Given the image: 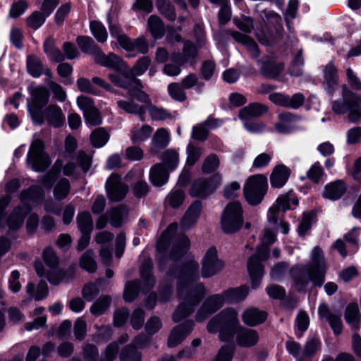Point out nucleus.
I'll return each mask as SVG.
<instances>
[{"label":"nucleus","mask_w":361,"mask_h":361,"mask_svg":"<svg viewBox=\"0 0 361 361\" xmlns=\"http://www.w3.org/2000/svg\"><path fill=\"white\" fill-rule=\"evenodd\" d=\"M238 313L233 309H226L212 317L208 322L207 330L209 333L219 332V339L222 341H230L236 332V343L243 348L255 345L259 336L256 330L240 327Z\"/></svg>","instance_id":"f257e3e1"},{"label":"nucleus","mask_w":361,"mask_h":361,"mask_svg":"<svg viewBox=\"0 0 361 361\" xmlns=\"http://www.w3.org/2000/svg\"><path fill=\"white\" fill-rule=\"evenodd\" d=\"M198 270L199 264L194 260H190L188 264L181 269V279L184 281V284L180 283L178 286L180 303L173 313V319L175 322H178L190 315L205 295L206 290L203 283H195L198 278Z\"/></svg>","instance_id":"f03ea898"},{"label":"nucleus","mask_w":361,"mask_h":361,"mask_svg":"<svg viewBox=\"0 0 361 361\" xmlns=\"http://www.w3.org/2000/svg\"><path fill=\"white\" fill-rule=\"evenodd\" d=\"M326 265L323 252L319 247L312 250L310 266L296 264L290 274L299 290H303L312 281L314 286H321L324 282Z\"/></svg>","instance_id":"7ed1b4c3"},{"label":"nucleus","mask_w":361,"mask_h":361,"mask_svg":"<svg viewBox=\"0 0 361 361\" xmlns=\"http://www.w3.org/2000/svg\"><path fill=\"white\" fill-rule=\"evenodd\" d=\"M177 229V224H170L157 241V250L159 253L158 259L161 269L164 268L168 251L169 252V257L172 260H176L183 256L190 248V240L185 235L172 241V238Z\"/></svg>","instance_id":"20e7f679"},{"label":"nucleus","mask_w":361,"mask_h":361,"mask_svg":"<svg viewBox=\"0 0 361 361\" xmlns=\"http://www.w3.org/2000/svg\"><path fill=\"white\" fill-rule=\"evenodd\" d=\"M275 240V234L269 229H265L262 238V246L258 248L257 253L251 256L247 262V269L253 288H257L260 284L264 274L261 262L268 258L269 248L267 246L273 243Z\"/></svg>","instance_id":"39448f33"},{"label":"nucleus","mask_w":361,"mask_h":361,"mask_svg":"<svg viewBox=\"0 0 361 361\" xmlns=\"http://www.w3.org/2000/svg\"><path fill=\"white\" fill-rule=\"evenodd\" d=\"M341 100L332 102V111L336 114L348 113V119L357 122L361 117V97L350 90L348 87L343 85Z\"/></svg>","instance_id":"423d86ee"},{"label":"nucleus","mask_w":361,"mask_h":361,"mask_svg":"<svg viewBox=\"0 0 361 361\" xmlns=\"http://www.w3.org/2000/svg\"><path fill=\"white\" fill-rule=\"evenodd\" d=\"M43 189L38 185L31 186L29 189L24 190L20 194L22 206L17 207L13 212L8 219V226L11 229H18L23 223L24 218L30 210L31 207L27 202H35L37 199L44 196Z\"/></svg>","instance_id":"0eeeda50"},{"label":"nucleus","mask_w":361,"mask_h":361,"mask_svg":"<svg viewBox=\"0 0 361 361\" xmlns=\"http://www.w3.org/2000/svg\"><path fill=\"white\" fill-rule=\"evenodd\" d=\"M28 90L31 94V100L27 102L28 111L33 121L42 124L44 122L42 109L48 103L49 91L43 86H30Z\"/></svg>","instance_id":"6e6552de"},{"label":"nucleus","mask_w":361,"mask_h":361,"mask_svg":"<svg viewBox=\"0 0 361 361\" xmlns=\"http://www.w3.org/2000/svg\"><path fill=\"white\" fill-rule=\"evenodd\" d=\"M224 233H233L240 230L243 224V209L238 202H231L225 207L221 219Z\"/></svg>","instance_id":"1a4fd4ad"},{"label":"nucleus","mask_w":361,"mask_h":361,"mask_svg":"<svg viewBox=\"0 0 361 361\" xmlns=\"http://www.w3.org/2000/svg\"><path fill=\"white\" fill-rule=\"evenodd\" d=\"M267 178L260 174L250 176L244 186V195L247 202L251 205L260 203L266 194Z\"/></svg>","instance_id":"9d476101"},{"label":"nucleus","mask_w":361,"mask_h":361,"mask_svg":"<svg viewBox=\"0 0 361 361\" xmlns=\"http://www.w3.org/2000/svg\"><path fill=\"white\" fill-rule=\"evenodd\" d=\"M49 156L44 152V144L39 140H35L30 145L27 155V164L34 171L42 172L51 164Z\"/></svg>","instance_id":"9b49d317"},{"label":"nucleus","mask_w":361,"mask_h":361,"mask_svg":"<svg viewBox=\"0 0 361 361\" xmlns=\"http://www.w3.org/2000/svg\"><path fill=\"white\" fill-rule=\"evenodd\" d=\"M221 176L216 173L209 178H199L192 185L190 194L192 197H205L212 194L221 184Z\"/></svg>","instance_id":"f8f14e48"},{"label":"nucleus","mask_w":361,"mask_h":361,"mask_svg":"<svg viewBox=\"0 0 361 361\" xmlns=\"http://www.w3.org/2000/svg\"><path fill=\"white\" fill-rule=\"evenodd\" d=\"M224 267V262L218 257L217 250L214 247H209L202 261V275L209 278L216 275Z\"/></svg>","instance_id":"ddd939ff"},{"label":"nucleus","mask_w":361,"mask_h":361,"mask_svg":"<svg viewBox=\"0 0 361 361\" xmlns=\"http://www.w3.org/2000/svg\"><path fill=\"white\" fill-rule=\"evenodd\" d=\"M105 187L108 197L114 202L121 201L128 191V186L121 181V176L117 174L109 177Z\"/></svg>","instance_id":"4468645a"},{"label":"nucleus","mask_w":361,"mask_h":361,"mask_svg":"<svg viewBox=\"0 0 361 361\" xmlns=\"http://www.w3.org/2000/svg\"><path fill=\"white\" fill-rule=\"evenodd\" d=\"M298 200L291 192L280 195L276 204H273L269 209L267 218L270 223L276 225L278 222L279 211L286 212L290 208V204L297 205Z\"/></svg>","instance_id":"2eb2a0df"},{"label":"nucleus","mask_w":361,"mask_h":361,"mask_svg":"<svg viewBox=\"0 0 361 361\" xmlns=\"http://www.w3.org/2000/svg\"><path fill=\"white\" fill-rule=\"evenodd\" d=\"M260 73L267 78L276 79L283 71L284 66L274 57L265 56L257 61Z\"/></svg>","instance_id":"dca6fc26"},{"label":"nucleus","mask_w":361,"mask_h":361,"mask_svg":"<svg viewBox=\"0 0 361 361\" xmlns=\"http://www.w3.org/2000/svg\"><path fill=\"white\" fill-rule=\"evenodd\" d=\"M109 78L115 85L128 90L131 86L139 85V80L134 76L133 71L128 66L123 70L116 71L115 73H110Z\"/></svg>","instance_id":"f3484780"},{"label":"nucleus","mask_w":361,"mask_h":361,"mask_svg":"<svg viewBox=\"0 0 361 361\" xmlns=\"http://www.w3.org/2000/svg\"><path fill=\"white\" fill-rule=\"evenodd\" d=\"M224 297L223 295H213L209 297L198 310L196 319L199 322L204 320L209 315L219 310L224 305Z\"/></svg>","instance_id":"a211bd4d"},{"label":"nucleus","mask_w":361,"mask_h":361,"mask_svg":"<svg viewBox=\"0 0 361 361\" xmlns=\"http://www.w3.org/2000/svg\"><path fill=\"white\" fill-rule=\"evenodd\" d=\"M26 68L27 73L33 78H39L44 74L47 78H52L51 70L44 66L42 60L35 54L27 56Z\"/></svg>","instance_id":"6ab92c4d"},{"label":"nucleus","mask_w":361,"mask_h":361,"mask_svg":"<svg viewBox=\"0 0 361 361\" xmlns=\"http://www.w3.org/2000/svg\"><path fill=\"white\" fill-rule=\"evenodd\" d=\"M94 61L102 66L114 69L116 71L123 70L127 66L125 61L115 54L109 53L106 55L102 51L96 56Z\"/></svg>","instance_id":"aec40b11"},{"label":"nucleus","mask_w":361,"mask_h":361,"mask_svg":"<svg viewBox=\"0 0 361 361\" xmlns=\"http://www.w3.org/2000/svg\"><path fill=\"white\" fill-rule=\"evenodd\" d=\"M193 322H187L185 324L173 328L169 336L168 346L173 348L180 344L192 329Z\"/></svg>","instance_id":"412c9836"},{"label":"nucleus","mask_w":361,"mask_h":361,"mask_svg":"<svg viewBox=\"0 0 361 361\" xmlns=\"http://www.w3.org/2000/svg\"><path fill=\"white\" fill-rule=\"evenodd\" d=\"M197 56V48L190 42H185L184 44L183 52L174 53L171 56L172 62L178 63L180 65H184L187 63H192Z\"/></svg>","instance_id":"4be33fe9"},{"label":"nucleus","mask_w":361,"mask_h":361,"mask_svg":"<svg viewBox=\"0 0 361 361\" xmlns=\"http://www.w3.org/2000/svg\"><path fill=\"white\" fill-rule=\"evenodd\" d=\"M202 211V204L200 201L194 202L184 214L180 226L184 230L191 228L197 221Z\"/></svg>","instance_id":"5701e85b"},{"label":"nucleus","mask_w":361,"mask_h":361,"mask_svg":"<svg viewBox=\"0 0 361 361\" xmlns=\"http://www.w3.org/2000/svg\"><path fill=\"white\" fill-rule=\"evenodd\" d=\"M267 111V106L260 103H252L241 109L238 116L242 121H247L252 118L259 117Z\"/></svg>","instance_id":"b1692460"},{"label":"nucleus","mask_w":361,"mask_h":361,"mask_svg":"<svg viewBox=\"0 0 361 361\" xmlns=\"http://www.w3.org/2000/svg\"><path fill=\"white\" fill-rule=\"evenodd\" d=\"M44 114L49 124L54 127H60L65 122V116L61 109L57 105L51 104L48 106Z\"/></svg>","instance_id":"393cba45"},{"label":"nucleus","mask_w":361,"mask_h":361,"mask_svg":"<svg viewBox=\"0 0 361 361\" xmlns=\"http://www.w3.org/2000/svg\"><path fill=\"white\" fill-rule=\"evenodd\" d=\"M346 189L345 183L343 180H338L325 186L323 196L331 200H336L343 195Z\"/></svg>","instance_id":"a878e982"},{"label":"nucleus","mask_w":361,"mask_h":361,"mask_svg":"<svg viewBox=\"0 0 361 361\" xmlns=\"http://www.w3.org/2000/svg\"><path fill=\"white\" fill-rule=\"evenodd\" d=\"M242 319L247 326H254L264 322L267 319V314L257 308L252 307L243 312Z\"/></svg>","instance_id":"bb28decb"},{"label":"nucleus","mask_w":361,"mask_h":361,"mask_svg":"<svg viewBox=\"0 0 361 361\" xmlns=\"http://www.w3.org/2000/svg\"><path fill=\"white\" fill-rule=\"evenodd\" d=\"M290 169L284 165L275 167L270 177L271 185L274 188H281L290 176Z\"/></svg>","instance_id":"cd10ccee"},{"label":"nucleus","mask_w":361,"mask_h":361,"mask_svg":"<svg viewBox=\"0 0 361 361\" xmlns=\"http://www.w3.org/2000/svg\"><path fill=\"white\" fill-rule=\"evenodd\" d=\"M231 36L236 42L241 43L247 48L252 58L257 59L259 56L260 51L258 46L251 37L237 31L233 32Z\"/></svg>","instance_id":"c85d7f7f"},{"label":"nucleus","mask_w":361,"mask_h":361,"mask_svg":"<svg viewBox=\"0 0 361 361\" xmlns=\"http://www.w3.org/2000/svg\"><path fill=\"white\" fill-rule=\"evenodd\" d=\"M74 276L73 271H66L62 269L54 268L47 271V279L52 285H59L61 282H67Z\"/></svg>","instance_id":"c756f323"},{"label":"nucleus","mask_w":361,"mask_h":361,"mask_svg":"<svg viewBox=\"0 0 361 361\" xmlns=\"http://www.w3.org/2000/svg\"><path fill=\"white\" fill-rule=\"evenodd\" d=\"M169 179V172L164 169L161 164L154 165L149 172V180L154 185L161 186Z\"/></svg>","instance_id":"7c9ffc66"},{"label":"nucleus","mask_w":361,"mask_h":361,"mask_svg":"<svg viewBox=\"0 0 361 361\" xmlns=\"http://www.w3.org/2000/svg\"><path fill=\"white\" fill-rule=\"evenodd\" d=\"M169 142V135L167 130L164 128H159L154 133L152 140L151 152L154 154H157L161 149L166 147Z\"/></svg>","instance_id":"2f4dec72"},{"label":"nucleus","mask_w":361,"mask_h":361,"mask_svg":"<svg viewBox=\"0 0 361 361\" xmlns=\"http://www.w3.org/2000/svg\"><path fill=\"white\" fill-rule=\"evenodd\" d=\"M279 118L280 122L275 125V128L281 133H290L293 129L291 124L300 120V117L289 112L280 114Z\"/></svg>","instance_id":"473e14b6"},{"label":"nucleus","mask_w":361,"mask_h":361,"mask_svg":"<svg viewBox=\"0 0 361 361\" xmlns=\"http://www.w3.org/2000/svg\"><path fill=\"white\" fill-rule=\"evenodd\" d=\"M147 29L155 39L163 37L165 33V27L162 20L157 15H152L147 20Z\"/></svg>","instance_id":"72a5a7b5"},{"label":"nucleus","mask_w":361,"mask_h":361,"mask_svg":"<svg viewBox=\"0 0 361 361\" xmlns=\"http://www.w3.org/2000/svg\"><path fill=\"white\" fill-rule=\"evenodd\" d=\"M78 45L81 51L85 54L92 55L95 61L96 56L101 52L94 41L88 36H79L76 39Z\"/></svg>","instance_id":"f704fd0d"},{"label":"nucleus","mask_w":361,"mask_h":361,"mask_svg":"<svg viewBox=\"0 0 361 361\" xmlns=\"http://www.w3.org/2000/svg\"><path fill=\"white\" fill-rule=\"evenodd\" d=\"M322 348V342L317 337L308 338L303 348V361H310Z\"/></svg>","instance_id":"c9c22d12"},{"label":"nucleus","mask_w":361,"mask_h":361,"mask_svg":"<svg viewBox=\"0 0 361 361\" xmlns=\"http://www.w3.org/2000/svg\"><path fill=\"white\" fill-rule=\"evenodd\" d=\"M153 128L148 125H142V126H135L130 130V139L133 143H140L147 140L152 133Z\"/></svg>","instance_id":"e433bc0d"},{"label":"nucleus","mask_w":361,"mask_h":361,"mask_svg":"<svg viewBox=\"0 0 361 361\" xmlns=\"http://www.w3.org/2000/svg\"><path fill=\"white\" fill-rule=\"evenodd\" d=\"M152 261L150 259L145 260L141 267V279L143 281V290L152 288L154 285V279L151 275Z\"/></svg>","instance_id":"4c0bfd02"},{"label":"nucleus","mask_w":361,"mask_h":361,"mask_svg":"<svg viewBox=\"0 0 361 361\" xmlns=\"http://www.w3.org/2000/svg\"><path fill=\"white\" fill-rule=\"evenodd\" d=\"M111 298L109 295H101L91 305L90 312L94 316H100L104 314L109 308Z\"/></svg>","instance_id":"58836bf2"},{"label":"nucleus","mask_w":361,"mask_h":361,"mask_svg":"<svg viewBox=\"0 0 361 361\" xmlns=\"http://www.w3.org/2000/svg\"><path fill=\"white\" fill-rule=\"evenodd\" d=\"M325 82L328 86V91L331 95L334 93V86L338 82L337 69L334 65L331 62L327 64L324 71Z\"/></svg>","instance_id":"ea45409f"},{"label":"nucleus","mask_w":361,"mask_h":361,"mask_svg":"<svg viewBox=\"0 0 361 361\" xmlns=\"http://www.w3.org/2000/svg\"><path fill=\"white\" fill-rule=\"evenodd\" d=\"M346 322L355 329H357L360 325V315L358 305L357 303H351L348 305L345 312Z\"/></svg>","instance_id":"a19ab883"},{"label":"nucleus","mask_w":361,"mask_h":361,"mask_svg":"<svg viewBox=\"0 0 361 361\" xmlns=\"http://www.w3.org/2000/svg\"><path fill=\"white\" fill-rule=\"evenodd\" d=\"M62 166L63 161L61 159H57L50 171L42 177V183L45 187L51 188L53 185L55 178L60 174Z\"/></svg>","instance_id":"79ce46f5"},{"label":"nucleus","mask_w":361,"mask_h":361,"mask_svg":"<svg viewBox=\"0 0 361 361\" xmlns=\"http://www.w3.org/2000/svg\"><path fill=\"white\" fill-rule=\"evenodd\" d=\"M118 106L128 114H136L140 116L143 120L142 116L146 112V109L143 106H140L131 101L119 100L117 102Z\"/></svg>","instance_id":"37998d69"},{"label":"nucleus","mask_w":361,"mask_h":361,"mask_svg":"<svg viewBox=\"0 0 361 361\" xmlns=\"http://www.w3.org/2000/svg\"><path fill=\"white\" fill-rule=\"evenodd\" d=\"M121 361H141L142 355L133 344L124 346L120 353Z\"/></svg>","instance_id":"c03bdc74"},{"label":"nucleus","mask_w":361,"mask_h":361,"mask_svg":"<svg viewBox=\"0 0 361 361\" xmlns=\"http://www.w3.org/2000/svg\"><path fill=\"white\" fill-rule=\"evenodd\" d=\"M78 227L81 233H91L93 229V222L91 214L87 212L79 213L77 216Z\"/></svg>","instance_id":"a18cd8bd"},{"label":"nucleus","mask_w":361,"mask_h":361,"mask_svg":"<svg viewBox=\"0 0 361 361\" xmlns=\"http://www.w3.org/2000/svg\"><path fill=\"white\" fill-rule=\"evenodd\" d=\"M156 5L159 13L170 21H174L176 14L169 0H156Z\"/></svg>","instance_id":"49530a36"},{"label":"nucleus","mask_w":361,"mask_h":361,"mask_svg":"<svg viewBox=\"0 0 361 361\" xmlns=\"http://www.w3.org/2000/svg\"><path fill=\"white\" fill-rule=\"evenodd\" d=\"M71 184L68 179L61 178L54 188V196L58 200L65 199L69 194Z\"/></svg>","instance_id":"de8ad7c7"},{"label":"nucleus","mask_w":361,"mask_h":361,"mask_svg":"<svg viewBox=\"0 0 361 361\" xmlns=\"http://www.w3.org/2000/svg\"><path fill=\"white\" fill-rule=\"evenodd\" d=\"M248 295V288L246 287H240L238 288H233L226 291L224 293L225 300L231 302H238L245 299Z\"/></svg>","instance_id":"09e8293b"},{"label":"nucleus","mask_w":361,"mask_h":361,"mask_svg":"<svg viewBox=\"0 0 361 361\" xmlns=\"http://www.w3.org/2000/svg\"><path fill=\"white\" fill-rule=\"evenodd\" d=\"M80 267L88 272H95L97 264L94 257V252L92 250L86 251L80 260Z\"/></svg>","instance_id":"8fccbe9b"},{"label":"nucleus","mask_w":361,"mask_h":361,"mask_svg":"<svg viewBox=\"0 0 361 361\" xmlns=\"http://www.w3.org/2000/svg\"><path fill=\"white\" fill-rule=\"evenodd\" d=\"M92 34L99 42H104L107 39L108 34L105 27L102 23L94 20L90 24Z\"/></svg>","instance_id":"3c124183"},{"label":"nucleus","mask_w":361,"mask_h":361,"mask_svg":"<svg viewBox=\"0 0 361 361\" xmlns=\"http://www.w3.org/2000/svg\"><path fill=\"white\" fill-rule=\"evenodd\" d=\"M91 142L95 147L104 146L109 140V135L103 128H97L91 134Z\"/></svg>","instance_id":"603ef678"},{"label":"nucleus","mask_w":361,"mask_h":361,"mask_svg":"<svg viewBox=\"0 0 361 361\" xmlns=\"http://www.w3.org/2000/svg\"><path fill=\"white\" fill-rule=\"evenodd\" d=\"M119 350V343L116 341L110 343L102 351L99 361H114Z\"/></svg>","instance_id":"864d4df0"},{"label":"nucleus","mask_w":361,"mask_h":361,"mask_svg":"<svg viewBox=\"0 0 361 361\" xmlns=\"http://www.w3.org/2000/svg\"><path fill=\"white\" fill-rule=\"evenodd\" d=\"M187 164L190 166L194 165L200 158L204 152L202 147L195 146L190 143L187 146Z\"/></svg>","instance_id":"5fc2aeb1"},{"label":"nucleus","mask_w":361,"mask_h":361,"mask_svg":"<svg viewBox=\"0 0 361 361\" xmlns=\"http://www.w3.org/2000/svg\"><path fill=\"white\" fill-rule=\"evenodd\" d=\"M111 224L116 228L120 227L126 214V210L123 207H116L109 211Z\"/></svg>","instance_id":"6e6d98bb"},{"label":"nucleus","mask_w":361,"mask_h":361,"mask_svg":"<svg viewBox=\"0 0 361 361\" xmlns=\"http://www.w3.org/2000/svg\"><path fill=\"white\" fill-rule=\"evenodd\" d=\"M185 193L182 190L171 191L166 197V203L173 208L179 207L183 202Z\"/></svg>","instance_id":"4d7b16f0"},{"label":"nucleus","mask_w":361,"mask_h":361,"mask_svg":"<svg viewBox=\"0 0 361 361\" xmlns=\"http://www.w3.org/2000/svg\"><path fill=\"white\" fill-rule=\"evenodd\" d=\"M309 317L304 312H300L297 316L295 320L296 336L298 338H301L303 333L307 329L309 326Z\"/></svg>","instance_id":"13d9d810"},{"label":"nucleus","mask_w":361,"mask_h":361,"mask_svg":"<svg viewBox=\"0 0 361 361\" xmlns=\"http://www.w3.org/2000/svg\"><path fill=\"white\" fill-rule=\"evenodd\" d=\"M162 161L169 170H173L179 161L178 152L171 149L166 150L162 155Z\"/></svg>","instance_id":"bf43d9fd"},{"label":"nucleus","mask_w":361,"mask_h":361,"mask_svg":"<svg viewBox=\"0 0 361 361\" xmlns=\"http://www.w3.org/2000/svg\"><path fill=\"white\" fill-rule=\"evenodd\" d=\"M47 85L54 94V98L62 102L66 99V93L63 87L58 83L54 82L51 78L47 79Z\"/></svg>","instance_id":"052dcab7"},{"label":"nucleus","mask_w":361,"mask_h":361,"mask_svg":"<svg viewBox=\"0 0 361 361\" xmlns=\"http://www.w3.org/2000/svg\"><path fill=\"white\" fill-rule=\"evenodd\" d=\"M149 112L152 119L155 121H162L166 119H171L173 116L166 109L159 108L155 106H151L149 108Z\"/></svg>","instance_id":"680f3d73"},{"label":"nucleus","mask_w":361,"mask_h":361,"mask_svg":"<svg viewBox=\"0 0 361 361\" xmlns=\"http://www.w3.org/2000/svg\"><path fill=\"white\" fill-rule=\"evenodd\" d=\"M168 92L172 99L176 101L182 102L186 99V94L181 85L176 82L169 85Z\"/></svg>","instance_id":"e2e57ef3"},{"label":"nucleus","mask_w":361,"mask_h":361,"mask_svg":"<svg viewBox=\"0 0 361 361\" xmlns=\"http://www.w3.org/2000/svg\"><path fill=\"white\" fill-rule=\"evenodd\" d=\"M140 286L141 284L137 281L127 283L123 293L124 300L126 302H132L136 298Z\"/></svg>","instance_id":"0e129e2a"},{"label":"nucleus","mask_w":361,"mask_h":361,"mask_svg":"<svg viewBox=\"0 0 361 361\" xmlns=\"http://www.w3.org/2000/svg\"><path fill=\"white\" fill-rule=\"evenodd\" d=\"M43 259L49 269L57 268L59 259L51 247H47L43 252Z\"/></svg>","instance_id":"69168bd1"},{"label":"nucleus","mask_w":361,"mask_h":361,"mask_svg":"<svg viewBox=\"0 0 361 361\" xmlns=\"http://www.w3.org/2000/svg\"><path fill=\"white\" fill-rule=\"evenodd\" d=\"M219 166V159L216 154L209 155L204 161L202 170L204 173H210L216 171Z\"/></svg>","instance_id":"338daca9"},{"label":"nucleus","mask_w":361,"mask_h":361,"mask_svg":"<svg viewBox=\"0 0 361 361\" xmlns=\"http://www.w3.org/2000/svg\"><path fill=\"white\" fill-rule=\"evenodd\" d=\"M234 352L233 345H224L219 349L214 361H231Z\"/></svg>","instance_id":"774afa93"}]
</instances>
